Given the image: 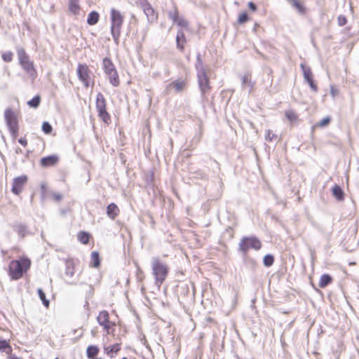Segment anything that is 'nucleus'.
Instances as JSON below:
<instances>
[{
    "label": "nucleus",
    "instance_id": "a18cd8bd",
    "mask_svg": "<svg viewBox=\"0 0 359 359\" xmlns=\"http://www.w3.org/2000/svg\"><path fill=\"white\" fill-rule=\"evenodd\" d=\"M330 94L333 97L339 94V89L334 85L330 86Z\"/></svg>",
    "mask_w": 359,
    "mask_h": 359
},
{
    "label": "nucleus",
    "instance_id": "5701e85b",
    "mask_svg": "<svg viewBox=\"0 0 359 359\" xmlns=\"http://www.w3.org/2000/svg\"><path fill=\"white\" fill-rule=\"evenodd\" d=\"M333 281V278L329 274H323L319 279L318 286L320 288H325L328 285L332 283Z\"/></svg>",
    "mask_w": 359,
    "mask_h": 359
},
{
    "label": "nucleus",
    "instance_id": "4c0bfd02",
    "mask_svg": "<svg viewBox=\"0 0 359 359\" xmlns=\"http://www.w3.org/2000/svg\"><path fill=\"white\" fill-rule=\"evenodd\" d=\"M18 235H20L21 237L25 236V235L27 233V228L25 225L20 224L16 226L15 229Z\"/></svg>",
    "mask_w": 359,
    "mask_h": 359
},
{
    "label": "nucleus",
    "instance_id": "f257e3e1",
    "mask_svg": "<svg viewBox=\"0 0 359 359\" xmlns=\"http://www.w3.org/2000/svg\"><path fill=\"white\" fill-rule=\"evenodd\" d=\"M32 265L31 259L26 256L13 259L8 265V275L12 280H18L28 272Z\"/></svg>",
    "mask_w": 359,
    "mask_h": 359
},
{
    "label": "nucleus",
    "instance_id": "6ab92c4d",
    "mask_svg": "<svg viewBox=\"0 0 359 359\" xmlns=\"http://www.w3.org/2000/svg\"><path fill=\"white\" fill-rule=\"evenodd\" d=\"M187 84L186 80L177 79L171 82L169 86L173 88L176 92H181L186 88Z\"/></svg>",
    "mask_w": 359,
    "mask_h": 359
},
{
    "label": "nucleus",
    "instance_id": "b1692460",
    "mask_svg": "<svg viewBox=\"0 0 359 359\" xmlns=\"http://www.w3.org/2000/svg\"><path fill=\"white\" fill-rule=\"evenodd\" d=\"M91 237L90 233L84 231H81L77 234L78 241L83 245L88 244Z\"/></svg>",
    "mask_w": 359,
    "mask_h": 359
},
{
    "label": "nucleus",
    "instance_id": "49530a36",
    "mask_svg": "<svg viewBox=\"0 0 359 359\" xmlns=\"http://www.w3.org/2000/svg\"><path fill=\"white\" fill-rule=\"evenodd\" d=\"M18 142H19L21 145H22V146H24V147H26V146H27V138H26L25 137H21V138H20V139L18 140Z\"/></svg>",
    "mask_w": 359,
    "mask_h": 359
},
{
    "label": "nucleus",
    "instance_id": "f3484780",
    "mask_svg": "<svg viewBox=\"0 0 359 359\" xmlns=\"http://www.w3.org/2000/svg\"><path fill=\"white\" fill-rule=\"evenodd\" d=\"M187 43V38L182 31H178L176 36V45L180 52H184Z\"/></svg>",
    "mask_w": 359,
    "mask_h": 359
},
{
    "label": "nucleus",
    "instance_id": "1a4fd4ad",
    "mask_svg": "<svg viewBox=\"0 0 359 359\" xmlns=\"http://www.w3.org/2000/svg\"><path fill=\"white\" fill-rule=\"evenodd\" d=\"M97 320L107 334L115 337L116 323L109 320V313L107 311H101L97 317Z\"/></svg>",
    "mask_w": 359,
    "mask_h": 359
},
{
    "label": "nucleus",
    "instance_id": "f704fd0d",
    "mask_svg": "<svg viewBox=\"0 0 359 359\" xmlns=\"http://www.w3.org/2000/svg\"><path fill=\"white\" fill-rule=\"evenodd\" d=\"M250 20V18L246 11H244L239 14L237 20V22L239 25H243Z\"/></svg>",
    "mask_w": 359,
    "mask_h": 359
},
{
    "label": "nucleus",
    "instance_id": "20e7f679",
    "mask_svg": "<svg viewBox=\"0 0 359 359\" xmlns=\"http://www.w3.org/2000/svg\"><path fill=\"white\" fill-rule=\"evenodd\" d=\"M4 119L12 138L16 140L20 130L18 113L11 108H7L4 111Z\"/></svg>",
    "mask_w": 359,
    "mask_h": 359
},
{
    "label": "nucleus",
    "instance_id": "dca6fc26",
    "mask_svg": "<svg viewBox=\"0 0 359 359\" xmlns=\"http://www.w3.org/2000/svg\"><path fill=\"white\" fill-rule=\"evenodd\" d=\"M301 67L303 71V75L305 81L308 83L311 90L314 92L318 91V86L313 79V75L310 67L302 64Z\"/></svg>",
    "mask_w": 359,
    "mask_h": 359
},
{
    "label": "nucleus",
    "instance_id": "f03ea898",
    "mask_svg": "<svg viewBox=\"0 0 359 359\" xmlns=\"http://www.w3.org/2000/svg\"><path fill=\"white\" fill-rule=\"evenodd\" d=\"M17 55L19 65L26 73L27 78L30 79L32 83H34L38 76L34 62L31 60L29 55L22 48H20L17 50Z\"/></svg>",
    "mask_w": 359,
    "mask_h": 359
},
{
    "label": "nucleus",
    "instance_id": "c9c22d12",
    "mask_svg": "<svg viewBox=\"0 0 359 359\" xmlns=\"http://www.w3.org/2000/svg\"><path fill=\"white\" fill-rule=\"evenodd\" d=\"M330 117H325V118H323L320 121L316 123L313 127L314 128H323V127L328 126L330 124Z\"/></svg>",
    "mask_w": 359,
    "mask_h": 359
},
{
    "label": "nucleus",
    "instance_id": "7c9ffc66",
    "mask_svg": "<svg viewBox=\"0 0 359 359\" xmlns=\"http://www.w3.org/2000/svg\"><path fill=\"white\" fill-rule=\"evenodd\" d=\"M285 117L290 123H294L298 121V115L293 110H287L285 112Z\"/></svg>",
    "mask_w": 359,
    "mask_h": 359
},
{
    "label": "nucleus",
    "instance_id": "a878e982",
    "mask_svg": "<svg viewBox=\"0 0 359 359\" xmlns=\"http://www.w3.org/2000/svg\"><path fill=\"white\" fill-rule=\"evenodd\" d=\"M90 266L94 268H98L100 266V257L99 252L93 251L90 255Z\"/></svg>",
    "mask_w": 359,
    "mask_h": 359
},
{
    "label": "nucleus",
    "instance_id": "423d86ee",
    "mask_svg": "<svg viewBox=\"0 0 359 359\" xmlns=\"http://www.w3.org/2000/svg\"><path fill=\"white\" fill-rule=\"evenodd\" d=\"M95 108L99 118L106 125H109L111 118L107 109V100L101 93H98L95 100Z\"/></svg>",
    "mask_w": 359,
    "mask_h": 359
},
{
    "label": "nucleus",
    "instance_id": "e433bc0d",
    "mask_svg": "<svg viewBox=\"0 0 359 359\" xmlns=\"http://www.w3.org/2000/svg\"><path fill=\"white\" fill-rule=\"evenodd\" d=\"M38 294L43 305L48 308L49 306V301L46 299V294L43 292V290L40 288L38 289Z\"/></svg>",
    "mask_w": 359,
    "mask_h": 359
},
{
    "label": "nucleus",
    "instance_id": "0eeeda50",
    "mask_svg": "<svg viewBox=\"0 0 359 359\" xmlns=\"http://www.w3.org/2000/svg\"><path fill=\"white\" fill-rule=\"evenodd\" d=\"M95 108L99 118L106 125H109L111 118L107 109V100L101 93H98L95 100Z\"/></svg>",
    "mask_w": 359,
    "mask_h": 359
},
{
    "label": "nucleus",
    "instance_id": "393cba45",
    "mask_svg": "<svg viewBox=\"0 0 359 359\" xmlns=\"http://www.w3.org/2000/svg\"><path fill=\"white\" fill-rule=\"evenodd\" d=\"M99 20L100 14L97 11H93L88 14L87 18V23L89 25H95L98 22Z\"/></svg>",
    "mask_w": 359,
    "mask_h": 359
},
{
    "label": "nucleus",
    "instance_id": "a211bd4d",
    "mask_svg": "<svg viewBox=\"0 0 359 359\" xmlns=\"http://www.w3.org/2000/svg\"><path fill=\"white\" fill-rule=\"evenodd\" d=\"M100 348L97 345H89L86 348V354L88 359H94L100 353Z\"/></svg>",
    "mask_w": 359,
    "mask_h": 359
},
{
    "label": "nucleus",
    "instance_id": "8fccbe9b",
    "mask_svg": "<svg viewBox=\"0 0 359 359\" xmlns=\"http://www.w3.org/2000/svg\"><path fill=\"white\" fill-rule=\"evenodd\" d=\"M8 359H21V358H18V356H16V355H12V354L11 353V355H9V356H8Z\"/></svg>",
    "mask_w": 359,
    "mask_h": 359
},
{
    "label": "nucleus",
    "instance_id": "de8ad7c7",
    "mask_svg": "<svg viewBox=\"0 0 359 359\" xmlns=\"http://www.w3.org/2000/svg\"><path fill=\"white\" fill-rule=\"evenodd\" d=\"M248 8L252 11H257V6L255 5V4H254L253 2L250 1L248 3Z\"/></svg>",
    "mask_w": 359,
    "mask_h": 359
},
{
    "label": "nucleus",
    "instance_id": "37998d69",
    "mask_svg": "<svg viewBox=\"0 0 359 359\" xmlns=\"http://www.w3.org/2000/svg\"><path fill=\"white\" fill-rule=\"evenodd\" d=\"M50 196H51L52 199L55 202H60L63 198V196L62 194L57 193V192L51 193Z\"/></svg>",
    "mask_w": 359,
    "mask_h": 359
},
{
    "label": "nucleus",
    "instance_id": "9d476101",
    "mask_svg": "<svg viewBox=\"0 0 359 359\" xmlns=\"http://www.w3.org/2000/svg\"><path fill=\"white\" fill-rule=\"evenodd\" d=\"M262 242L255 236L243 237L239 243V250L247 253L250 249L259 250L262 248Z\"/></svg>",
    "mask_w": 359,
    "mask_h": 359
},
{
    "label": "nucleus",
    "instance_id": "58836bf2",
    "mask_svg": "<svg viewBox=\"0 0 359 359\" xmlns=\"http://www.w3.org/2000/svg\"><path fill=\"white\" fill-rule=\"evenodd\" d=\"M263 262L266 266H271L274 262V257L273 255H267L264 256Z\"/></svg>",
    "mask_w": 359,
    "mask_h": 359
},
{
    "label": "nucleus",
    "instance_id": "4468645a",
    "mask_svg": "<svg viewBox=\"0 0 359 359\" xmlns=\"http://www.w3.org/2000/svg\"><path fill=\"white\" fill-rule=\"evenodd\" d=\"M116 339L118 341V342H116L111 345H105L103 346L104 353L110 358H114L121 350V338L118 336L116 337Z\"/></svg>",
    "mask_w": 359,
    "mask_h": 359
},
{
    "label": "nucleus",
    "instance_id": "473e14b6",
    "mask_svg": "<svg viewBox=\"0 0 359 359\" xmlns=\"http://www.w3.org/2000/svg\"><path fill=\"white\" fill-rule=\"evenodd\" d=\"M41 103V97L37 95L34 96L32 100L27 102V104L32 108H37Z\"/></svg>",
    "mask_w": 359,
    "mask_h": 359
},
{
    "label": "nucleus",
    "instance_id": "72a5a7b5",
    "mask_svg": "<svg viewBox=\"0 0 359 359\" xmlns=\"http://www.w3.org/2000/svg\"><path fill=\"white\" fill-rule=\"evenodd\" d=\"M57 158H41V165L44 167L53 166L56 164Z\"/></svg>",
    "mask_w": 359,
    "mask_h": 359
},
{
    "label": "nucleus",
    "instance_id": "c03bdc74",
    "mask_svg": "<svg viewBox=\"0 0 359 359\" xmlns=\"http://www.w3.org/2000/svg\"><path fill=\"white\" fill-rule=\"evenodd\" d=\"M337 22L339 26H344L347 22V19L344 15H339L337 18Z\"/></svg>",
    "mask_w": 359,
    "mask_h": 359
},
{
    "label": "nucleus",
    "instance_id": "a19ab883",
    "mask_svg": "<svg viewBox=\"0 0 359 359\" xmlns=\"http://www.w3.org/2000/svg\"><path fill=\"white\" fill-rule=\"evenodd\" d=\"M42 130L44 132L45 134L49 135L53 131V128L51 125L48 122H43L41 126Z\"/></svg>",
    "mask_w": 359,
    "mask_h": 359
},
{
    "label": "nucleus",
    "instance_id": "aec40b11",
    "mask_svg": "<svg viewBox=\"0 0 359 359\" xmlns=\"http://www.w3.org/2000/svg\"><path fill=\"white\" fill-rule=\"evenodd\" d=\"M119 212L120 210L115 203H111L108 205L107 208V215L110 219H114L118 215Z\"/></svg>",
    "mask_w": 359,
    "mask_h": 359
},
{
    "label": "nucleus",
    "instance_id": "7ed1b4c3",
    "mask_svg": "<svg viewBox=\"0 0 359 359\" xmlns=\"http://www.w3.org/2000/svg\"><path fill=\"white\" fill-rule=\"evenodd\" d=\"M151 269L155 283L161 285L168 276L170 271L168 265L159 257H155L152 260Z\"/></svg>",
    "mask_w": 359,
    "mask_h": 359
},
{
    "label": "nucleus",
    "instance_id": "603ef678",
    "mask_svg": "<svg viewBox=\"0 0 359 359\" xmlns=\"http://www.w3.org/2000/svg\"><path fill=\"white\" fill-rule=\"evenodd\" d=\"M121 359H129V358H126V357H123V358H122Z\"/></svg>",
    "mask_w": 359,
    "mask_h": 359
},
{
    "label": "nucleus",
    "instance_id": "3c124183",
    "mask_svg": "<svg viewBox=\"0 0 359 359\" xmlns=\"http://www.w3.org/2000/svg\"><path fill=\"white\" fill-rule=\"evenodd\" d=\"M259 27V25L258 23H255L253 27L254 32H257V29Z\"/></svg>",
    "mask_w": 359,
    "mask_h": 359
},
{
    "label": "nucleus",
    "instance_id": "79ce46f5",
    "mask_svg": "<svg viewBox=\"0 0 359 359\" xmlns=\"http://www.w3.org/2000/svg\"><path fill=\"white\" fill-rule=\"evenodd\" d=\"M243 83L247 86L250 87L251 88H253L254 83L251 81V76L250 75H245L243 78Z\"/></svg>",
    "mask_w": 359,
    "mask_h": 359
},
{
    "label": "nucleus",
    "instance_id": "cd10ccee",
    "mask_svg": "<svg viewBox=\"0 0 359 359\" xmlns=\"http://www.w3.org/2000/svg\"><path fill=\"white\" fill-rule=\"evenodd\" d=\"M301 14L306 13V8L299 0H287Z\"/></svg>",
    "mask_w": 359,
    "mask_h": 359
},
{
    "label": "nucleus",
    "instance_id": "4be33fe9",
    "mask_svg": "<svg viewBox=\"0 0 359 359\" xmlns=\"http://www.w3.org/2000/svg\"><path fill=\"white\" fill-rule=\"evenodd\" d=\"M102 69L104 74L116 70V67L109 57H104L102 60Z\"/></svg>",
    "mask_w": 359,
    "mask_h": 359
},
{
    "label": "nucleus",
    "instance_id": "09e8293b",
    "mask_svg": "<svg viewBox=\"0 0 359 359\" xmlns=\"http://www.w3.org/2000/svg\"><path fill=\"white\" fill-rule=\"evenodd\" d=\"M41 189L43 190L44 189V193H43L42 194L43 196H46V190H47V185L46 184H42L41 185Z\"/></svg>",
    "mask_w": 359,
    "mask_h": 359
},
{
    "label": "nucleus",
    "instance_id": "412c9836",
    "mask_svg": "<svg viewBox=\"0 0 359 359\" xmlns=\"http://www.w3.org/2000/svg\"><path fill=\"white\" fill-rule=\"evenodd\" d=\"M109 83L114 87H118L120 85V79L117 70H114L106 74Z\"/></svg>",
    "mask_w": 359,
    "mask_h": 359
},
{
    "label": "nucleus",
    "instance_id": "c756f323",
    "mask_svg": "<svg viewBox=\"0 0 359 359\" xmlns=\"http://www.w3.org/2000/svg\"><path fill=\"white\" fill-rule=\"evenodd\" d=\"M0 351L11 355L13 349L8 341L6 339H0Z\"/></svg>",
    "mask_w": 359,
    "mask_h": 359
},
{
    "label": "nucleus",
    "instance_id": "39448f33",
    "mask_svg": "<svg viewBox=\"0 0 359 359\" xmlns=\"http://www.w3.org/2000/svg\"><path fill=\"white\" fill-rule=\"evenodd\" d=\"M111 18V34L113 39L118 42L121 36V31L124 21L123 14L116 8H111L110 11Z\"/></svg>",
    "mask_w": 359,
    "mask_h": 359
},
{
    "label": "nucleus",
    "instance_id": "9b49d317",
    "mask_svg": "<svg viewBox=\"0 0 359 359\" xmlns=\"http://www.w3.org/2000/svg\"><path fill=\"white\" fill-rule=\"evenodd\" d=\"M198 81L201 93L203 96H205L210 93L212 87L206 70L204 68H202L198 73Z\"/></svg>",
    "mask_w": 359,
    "mask_h": 359
},
{
    "label": "nucleus",
    "instance_id": "bb28decb",
    "mask_svg": "<svg viewBox=\"0 0 359 359\" xmlns=\"http://www.w3.org/2000/svg\"><path fill=\"white\" fill-rule=\"evenodd\" d=\"M332 192L333 196L338 200V201H342L344 198V194L341 188L337 185L335 184L332 189Z\"/></svg>",
    "mask_w": 359,
    "mask_h": 359
},
{
    "label": "nucleus",
    "instance_id": "6e6552de",
    "mask_svg": "<svg viewBox=\"0 0 359 359\" xmlns=\"http://www.w3.org/2000/svg\"><path fill=\"white\" fill-rule=\"evenodd\" d=\"M76 74L84 87L88 88L94 84V75L88 65L79 63L76 68Z\"/></svg>",
    "mask_w": 359,
    "mask_h": 359
},
{
    "label": "nucleus",
    "instance_id": "ddd939ff",
    "mask_svg": "<svg viewBox=\"0 0 359 359\" xmlns=\"http://www.w3.org/2000/svg\"><path fill=\"white\" fill-rule=\"evenodd\" d=\"M168 17L176 24L178 27L187 29L189 27V22L183 16L180 15L179 11L177 6H174L173 10L169 11Z\"/></svg>",
    "mask_w": 359,
    "mask_h": 359
},
{
    "label": "nucleus",
    "instance_id": "ea45409f",
    "mask_svg": "<svg viewBox=\"0 0 359 359\" xmlns=\"http://www.w3.org/2000/svg\"><path fill=\"white\" fill-rule=\"evenodd\" d=\"M1 58L6 62H10L13 60V53L11 51L4 52L1 54Z\"/></svg>",
    "mask_w": 359,
    "mask_h": 359
},
{
    "label": "nucleus",
    "instance_id": "2f4dec72",
    "mask_svg": "<svg viewBox=\"0 0 359 359\" xmlns=\"http://www.w3.org/2000/svg\"><path fill=\"white\" fill-rule=\"evenodd\" d=\"M265 140L267 142L277 141L278 140V137L271 130L269 129L265 132Z\"/></svg>",
    "mask_w": 359,
    "mask_h": 359
},
{
    "label": "nucleus",
    "instance_id": "c85d7f7f",
    "mask_svg": "<svg viewBox=\"0 0 359 359\" xmlns=\"http://www.w3.org/2000/svg\"><path fill=\"white\" fill-rule=\"evenodd\" d=\"M68 7L70 12L74 15H78L81 10L79 1H69Z\"/></svg>",
    "mask_w": 359,
    "mask_h": 359
},
{
    "label": "nucleus",
    "instance_id": "f8f14e48",
    "mask_svg": "<svg viewBox=\"0 0 359 359\" xmlns=\"http://www.w3.org/2000/svg\"><path fill=\"white\" fill-rule=\"evenodd\" d=\"M138 4L142 8L149 22L153 23L157 21L158 18V13L147 0H138Z\"/></svg>",
    "mask_w": 359,
    "mask_h": 359
},
{
    "label": "nucleus",
    "instance_id": "2eb2a0df",
    "mask_svg": "<svg viewBox=\"0 0 359 359\" xmlns=\"http://www.w3.org/2000/svg\"><path fill=\"white\" fill-rule=\"evenodd\" d=\"M28 178L26 175L15 177L13 181L11 191L15 195H19L24 189Z\"/></svg>",
    "mask_w": 359,
    "mask_h": 359
}]
</instances>
